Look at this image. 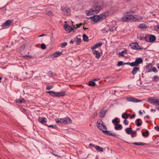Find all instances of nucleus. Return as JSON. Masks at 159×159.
Instances as JSON below:
<instances>
[{
	"instance_id": "nucleus-1",
	"label": "nucleus",
	"mask_w": 159,
	"mask_h": 159,
	"mask_svg": "<svg viewBox=\"0 0 159 159\" xmlns=\"http://www.w3.org/2000/svg\"><path fill=\"white\" fill-rule=\"evenodd\" d=\"M108 15L107 12H105L99 15H95L90 17L89 18L91 19L94 22L97 23L106 18Z\"/></svg>"
},
{
	"instance_id": "nucleus-2",
	"label": "nucleus",
	"mask_w": 159,
	"mask_h": 159,
	"mask_svg": "<svg viewBox=\"0 0 159 159\" xmlns=\"http://www.w3.org/2000/svg\"><path fill=\"white\" fill-rule=\"evenodd\" d=\"M56 123L59 125L63 124L66 125L71 123V120L69 117H66L64 118H58L56 119Z\"/></svg>"
},
{
	"instance_id": "nucleus-3",
	"label": "nucleus",
	"mask_w": 159,
	"mask_h": 159,
	"mask_svg": "<svg viewBox=\"0 0 159 159\" xmlns=\"http://www.w3.org/2000/svg\"><path fill=\"white\" fill-rule=\"evenodd\" d=\"M130 12H127L124 13L125 16L121 19V20L123 22H128L130 20L133 21V15H129Z\"/></svg>"
},
{
	"instance_id": "nucleus-4",
	"label": "nucleus",
	"mask_w": 159,
	"mask_h": 159,
	"mask_svg": "<svg viewBox=\"0 0 159 159\" xmlns=\"http://www.w3.org/2000/svg\"><path fill=\"white\" fill-rule=\"evenodd\" d=\"M148 102L151 104L155 106L159 105V98L157 97H153L149 98Z\"/></svg>"
},
{
	"instance_id": "nucleus-5",
	"label": "nucleus",
	"mask_w": 159,
	"mask_h": 159,
	"mask_svg": "<svg viewBox=\"0 0 159 159\" xmlns=\"http://www.w3.org/2000/svg\"><path fill=\"white\" fill-rule=\"evenodd\" d=\"M47 93H49L50 95L52 96L60 97L65 95V93L64 92H57L52 91H48L47 92Z\"/></svg>"
},
{
	"instance_id": "nucleus-6",
	"label": "nucleus",
	"mask_w": 159,
	"mask_h": 159,
	"mask_svg": "<svg viewBox=\"0 0 159 159\" xmlns=\"http://www.w3.org/2000/svg\"><path fill=\"white\" fill-rule=\"evenodd\" d=\"M97 127L100 130L103 132L107 128L104 125L103 122L101 120H99L97 122Z\"/></svg>"
},
{
	"instance_id": "nucleus-7",
	"label": "nucleus",
	"mask_w": 159,
	"mask_h": 159,
	"mask_svg": "<svg viewBox=\"0 0 159 159\" xmlns=\"http://www.w3.org/2000/svg\"><path fill=\"white\" fill-rule=\"evenodd\" d=\"M130 47L132 49L137 50V49H142V48L141 47H139L138 43H132L130 44Z\"/></svg>"
},
{
	"instance_id": "nucleus-8",
	"label": "nucleus",
	"mask_w": 159,
	"mask_h": 159,
	"mask_svg": "<svg viewBox=\"0 0 159 159\" xmlns=\"http://www.w3.org/2000/svg\"><path fill=\"white\" fill-rule=\"evenodd\" d=\"M64 27L65 30L70 33L73 30L75 26L73 25L72 27H70L68 24H66L64 25Z\"/></svg>"
},
{
	"instance_id": "nucleus-9",
	"label": "nucleus",
	"mask_w": 159,
	"mask_h": 159,
	"mask_svg": "<svg viewBox=\"0 0 159 159\" xmlns=\"http://www.w3.org/2000/svg\"><path fill=\"white\" fill-rule=\"evenodd\" d=\"M103 131V133L107 135H109L110 136H112L115 137L116 136V134L115 133H112L111 131H107V128L105 129Z\"/></svg>"
},
{
	"instance_id": "nucleus-10",
	"label": "nucleus",
	"mask_w": 159,
	"mask_h": 159,
	"mask_svg": "<svg viewBox=\"0 0 159 159\" xmlns=\"http://www.w3.org/2000/svg\"><path fill=\"white\" fill-rule=\"evenodd\" d=\"M63 12L66 15H69L71 11L70 9L68 7H65L62 8Z\"/></svg>"
},
{
	"instance_id": "nucleus-11",
	"label": "nucleus",
	"mask_w": 159,
	"mask_h": 159,
	"mask_svg": "<svg viewBox=\"0 0 159 159\" xmlns=\"http://www.w3.org/2000/svg\"><path fill=\"white\" fill-rule=\"evenodd\" d=\"M126 99L128 101L134 102L141 101V100H138V99L132 97H128Z\"/></svg>"
},
{
	"instance_id": "nucleus-12",
	"label": "nucleus",
	"mask_w": 159,
	"mask_h": 159,
	"mask_svg": "<svg viewBox=\"0 0 159 159\" xmlns=\"http://www.w3.org/2000/svg\"><path fill=\"white\" fill-rule=\"evenodd\" d=\"M87 16H89L95 14L93 8L85 11Z\"/></svg>"
},
{
	"instance_id": "nucleus-13",
	"label": "nucleus",
	"mask_w": 159,
	"mask_h": 159,
	"mask_svg": "<svg viewBox=\"0 0 159 159\" xmlns=\"http://www.w3.org/2000/svg\"><path fill=\"white\" fill-rule=\"evenodd\" d=\"M62 54V52H61L57 51L52 54L50 57L51 58H53L61 55Z\"/></svg>"
},
{
	"instance_id": "nucleus-14",
	"label": "nucleus",
	"mask_w": 159,
	"mask_h": 159,
	"mask_svg": "<svg viewBox=\"0 0 159 159\" xmlns=\"http://www.w3.org/2000/svg\"><path fill=\"white\" fill-rule=\"evenodd\" d=\"M133 21H136L139 20H141L143 19L142 16L138 15H133Z\"/></svg>"
},
{
	"instance_id": "nucleus-15",
	"label": "nucleus",
	"mask_w": 159,
	"mask_h": 159,
	"mask_svg": "<svg viewBox=\"0 0 159 159\" xmlns=\"http://www.w3.org/2000/svg\"><path fill=\"white\" fill-rule=\"evenodd\" d=\"M12 23V21L10 20H7L5 23L2 24V27L8 26L11 25V24Z\"/></svg>"
},
{
	"instance_id": "nucleus-16",
	"label": "nucleus",
	"mask_w": 159,
	"mask_h": 159,
	"mask_svg": "<svg viewBox=\"0 0 159 159\" xmlns=\"http://www.w3.org/2000/svg\"><path fill=\"white\" fill-rule=\"evenodd\" d=\"M135 123L137 126H140L142 125V121L140 119H138L135 120Z\"/></svg>"
},
{
	"instance_id": "nucleus-17",
	"label": "nucleus",
	"mask_w": 159,
	"mask_h": 159,
	"mask_svg": "<svg viewBox=\"0 0 159 159\" xmlns=\"http://www.w3.org/2000/svg\"><path fill=\"white\" fill-rule=\"evenodd\" d=\"M95 14L98 13L102 9V8L99 6H96L93 8Z\"/></svg>"
},
{
	"instance_id": "nucleus-18",
	"label": "nucleus",
	"mask_w": 159,
	"mask_h": 159,
	"mask_svg": "<svg viewBox=\"0 0 159 159\" xmlns=\"http://www.w3.org/2000/svg\"><path fill=\"white\" fill-rule=\"evenodd\" d=\"M102 45V43L101 42L98 43H97L91 47V49L92 50H93L94 49H96L98 47L101 46Z\"/></svg>"
},
{
	"instance_id": "nucleus-19",
	"label": "nucleus",
	"mask_w": 159,
	"mask_h": 159,
	"mask_svg": "<svg viewBox=\"0 0 159 159\" xmlns=\"http://www.w3.org/2000/svg\"><path fill=\"white\" fill-rule=\"evenodd\" d=\"M93 54L95 56L96 58L99 59L101 56L100 53L98 52L97 50H93Z\"/></svg>"
},
{
	"instance_id": "nucleus-20",
	"label": "nucleus",
	"mask_w": 159,
	"mask_h": 159,
	"mask_svg": "<svg viewBox=\"0 0 159 159\" xmlns=\"http://www.w3.org/2000/svg\"><path fill=\"white\" fill-rule=\"evenodd\" d=\"M38 121L41 123L42 124H44L46 123L47 121V119L45 118H39L38 120Z\"/></svg>"
},
{
	"instance_id": "nucleus-21",
	"label": "nucleus",
	"mask_w": 159,
	"mask_h": 159,
	"mask_svg": "<svg viewBox=\"0 0 159 159\" xmlns=\"http://www.w3.org/2000/svg\"><path fill=\"white\" fill-rule=\"evenodd\" d=\"M106 114V111L103 110V109H101L99 112L100 116L101 117H104Z\"/></svg>"
},
{
	"instance_id": "nucleus-22",
	"label": "nucleus",
	"mask_w": 159,
	"mask_h": 159,
	"mask_svg": "<svg viewBox=\"0 0 159 159\" xmlns=\"http://www.w3.org/2000/svg\"><path fill=\"white\" fill-rule=\"evenodd\" d=\"M138 71H139V68L137 67H134L132 70L131 73L133 75H135Z\"/></svg>"
},
{
	"instance_id": "nucleus-23",
	"label": "nucleus",
	"mask_w": 159,
	"mask_h": 159,
	"mask_svg": "<svg viewBox=\"0 0 159 159\" xmlns=\"http://www.w3.org/2000/svg\"><path fill=\"white\" fill-rule=\"evenodd\" d=\"M116 126L115 127V129L116 130H121L122 128V126L120 124L116 125Z\"/></svg>"
},
{
	"instance_id": "nucleus-24",
	"label": "nucleus",
	"mask_w": 159,
	"mask_h": 159,
	"mask_svg": "<svg viewBox=\"0 0 159 159\" xmlns=\"http://www.w3.org/2000/svg\"><path fill=\"white\" fill-rule=\"evenodd\" d=\"M156 37L153 35H151L149 37V41L150 42H153L156 40Z\"/></svg>"
},
{
	"instance_id": "nucleus-25",
	"label": "nucleus",
	"mask_w": 159,
	"mask_h": 159,
	"mask_svg": "<svg viewBox=\"0 0 159 159\" xmlns=\"http://www.w3.org/2000/svg\"><path fill=\"white\" fill-rule=\"evenodd\" d=\"M95 148L98 152H102L103 151V148L99 146H96L95 147Z\"/></svg>"
},
{
	"instance_id": "nucleus-26",
	"label": "nucleus",
	"mask_w": 159,
	"mask_h": 159,
	"mask_svg": "<svg viewBox=\"0 0 159 159\" xmlns=\"http://www.w3.org/2000/svg\"><path fill=\"white\" fill-rule=\"evenodd\" d=\"M135 61L139 65V64L142 62L143 60L141 58H137Z\"/></svg>"
},
{
	"instance_id": "nucleus-27",
	"label": "nucleus",
	"mask_w": 159,
	"mask_h": 159,
	"mask_svg": "<svg viewBox=\"0 0 159 159\" xmlns=\"http://www.w3.org/2000/svg\"><path fill=\"white\" fill-rule=\"evenodd\" d=\"M125 131H126V133L128 134H130L132 132H133V130L131 128H127Z\"/></svg>"
},
{
	"instance_id": "nucleus-28",
	"label": "nucleus",
	"mask_w": 159,
	"mask_h": 159,
	"mask_svg": "<svg viewBox=\"0 0 159 159\" xmlns=\"http://www.w3.org/2000/svg\"><path fill=\"white\" fill-rule=\"evenodd\" d=\"M46 14L50 16H52L53 15V14L50 10H46Z\"/></svg>"
},
{
	"instance_id": "nucleus-29",
	"label": "nucleus",
	"mask_w": 159,
	"mask_h": 159,
	"mask_svg": "<svg viewBox=\"0 0 159 159\" xmlns=\"http://www.w3.org/2000/svg\"><path fill=\"white\" fill-rule=\"evenodd\" d=\"M139 27L141 29H145L147 28L146 25L144 24H141L139 25Z\"/></svg>"
},
{
	"instance_id": "nucleus-30",
	"label": "nucleus",
	"mask_w": 159,
	"mask_h": 159,
	"mask_svg": "<svg viewBox=\"0 0 159 159\" xmlns=\"http://www.w3.org/2000/svg\"><path fill=\"white\" fill-rule=\"evenodd\" d=\"M83 39L84 41L88 42L89 41L88 37L85 34L83 35Z\"/></svg>"
},
{
	"instance_id": "nucleus-31",
	"label": "nucleus",
	"mask_w": 159,
	"mask_h": 159,
	"mask_svg": "<svg viewBox=\"0 0 159 159\" xmlns=\"http://www.w3.org/2000/svg\"><path fill=\"white\" fill-rule=\"evenodd\" d=\"M117 120L118 119L117 118L113 119L112 120V122L115 125H116L117 123L119 122V121H118Z\"/></svg>"
},
{
	"instance_id": "nucleus-32",
	"label": "nucleus",
	"mask_w": 159,
	"mask_h": 159,
	"mask_svg": "<svg viewBox=\"0 0 159 159\" xmlns=\"http://www.w3.org/2000/svg\"><path fill=\"white\" fill-rule=\"evenodd\" d=\"M130 66H138V65L137 64V62H136V61H135L134 62L130 63Z\"/></svg>"
},
{
	"instance_id": "nucleus-33",
	"label": "nucleus",
	"mask_w": 159,
	"mask_h": 159,
	"mask_svg": "<svg viewBox=\"0 0 159 159\" xmlns=\"http://www.w3.org/2000/svg\"><path fill=\"white\" fill-rule=\"evenodd\" d=\"M158 77L157 76H154L152 78V80L153 81H157L158 80Z\"/></svg>"
},
{
	"instance_id": "nucleus-34",
	"label": "nucleus",
	"mask_w": 159,
	"mask_h": 159,
	"mask_svg": "<svg viewBox=\"0 0 159 159\" xmlns=\"http://www.w3.org/2000/svg\"><path fill=\"white\" fill-rule=\"evenodd\" d=\"M17 102L25 103V100L23 99H18L16 101Z\"/></svg>"
},
{
	"instance_id": "nucleus-35",
	"label": "nucleus",
	"mask_w": 159,
	"mask_h": 159,
	"mask_svg": "<svg viewBox=\"0 0 159 159\" xmlns=\"http://www.w3.org/2000/svg\"><path fill=\"white\" fill-rule=\"evenodd\" d=\"M95 85V83L93 80L90 81L89 82V85L90 86H94Z\"/></svg>"
},
{
	"instance_id": "nucleus-36",
	"label": "nucleus",
	"mask_w": 159,
	"mask_h": 159,
	"mask_svg": "<svg viewBox=\"0 0 159 159\" xmlns=\"http://www.w3.org/2000/svg\"><path fill=\"white\" fill-rule=\"evenodd\" d=\"M67 45V43L66 42H64L63 43L61 44V48H64Z\"/></svg>"
},
{
	"instance_id": "nucleus-37",
	"label": "nucleus",
	"mask_w": 159,
	"mask_h": 159,
	"mask_svg": "<svg viewBox=\"0 0 159 159\" xmlns=\"http://www.w3.org/2000/svg\"><path fill=\"white\" fill-rule=\"evenodd\" d=\"M148 131H147L143 133H142V135L144 137H147L148 136Z\"/></svg>"
},
{
	"instance_id": "nucleus-38",
	"label": "nucleus",
	"mask_w": 159,
	"mask_h": 159,
	"mask_svg": "<svg viewBox=\"0 0 159 159\" xmlns=\"http://www.w3.org/2000/svg\"><path fill=\"white\" fill-rule=\"evenodd\" d=\"M76 42L77 44H79L81 41V39L80 38H76Z\"/></svg>"
},
{
	"instance_id": "nucleus-39",
	"label": "nucleus",
	"mask_w": 159,
	"mask_h": 159,
	"mask_svg": "<svg viewBox=\"0 0 159 159\" xmlns=\"http://www.w3.org/2000/svg\"><path fill=\"white\" fill-rule=\"evenodd\" d=\"M147 67H148V69H149V70L148 71V72H151V68H152V64H148V65H147Z\"/></svg>"
},
{
	"instance_id": "nucleus-40",
	"label": "nucleus",
	"mask_w": 159,
	"mask_h": 159,
	"mask_svg": "<svg viewBox=\"0 0 159 159\" xmlns=\"http://www.w3.org/2000/svg\"><path fill=\"white\" fill-rule=\"evenodd\" d=\"M128 115H127L126 113H125L124 114H122V116L123 119H127L128 118Z\"/></svg>"
},
{
	"instance_id": "nucleus-41",
	"label": "nucleus",
	"mask_w": 159,
	"mask_h": 159,
	"mask_svg": "<svg viewBox=\"0 0 159 159\" xmlns=\"http://www.w3.org/2000/svg\"><path fill=\"white\" fill-rule=\"evenodd\" d=\"M25 45L23 44V45H22L21 46L20 48V52H21V51H23L25 48Z\"/></svg>"
},
{
	"instance_id": "nucleus-42",
	"label": "nucleus",
	"mask_w": 159,
	"mask_h": 159,
	"mask_svg": "<svg viewBox=\"0 0 159 159\" xmlns=\"http://www.w3.org/2000/svg\"><path fill=\"white\" fill-rule=\"evenodd\" d=\"M101 31L103 33H105L108 32V30H107V29L104 28L102 29Z\"/></svg>"
},
{
	"instance_id": "nucleus-43",
	"label": "nucleus",
	"mask_w": 159,
	"mask_h": 159,
	"mask_svg": "<svg viewBox=\"0 0 159 159\" xmlns=\"http://www.w3.org/2000/svg\"><path fill=\"white\" fill-rule=\"evenodd\" d=\"M46 45L44 43H42L41 44V48L43 49H44L46 48Z\"/></svg>"
},
{
	"instance_id": "nucleus-44",
	"label": "nucleus",
	"mask_w": 159,
	"mask_h": 159,
	"mask_svg": "<svg viewBox=\"0 0 159 159\" xmlns=\"http://www.w3.org/2000/svg\"><path fill=\"white\" fill-rule=\"evenodd\" d=\"M123 64V61H119L118 62V63H117V66H121Z\"/></svg>"
},
{
	"instance_id": "nucleus-45",
	"label": "nucleus",
	"mask_w": 159,
	"mask_h": 159,
	"mask_svg": "<svg viewBox=\"0 0 159 159\" xmlns=\"http://www.w3.org/2000/svg\"><path fill=\"white\" fill-rule=\"evenodd\" d=\"M83 25V24L82 23H80L79 24H77L76 25V27H74V29H77L78 28H79L80 27V26L81 25Z\"/></svg>"
},
{
	"instance_id": "nucleus-46",
	"label": "nucleus",
	"mask_w": 159,
	"mask_h": 159,
	"mask_svg": "<svg viewBox=\"0 0 159 159\" xmlns=\"http://www.w3.org/2000/svg\"><path fill=\"white\" fill-rule=\"evenodd\" d=\"M152 71L153 72L156 73L157 72V70L155 67H154L152 68Z\"/></svg>"
},
{
	"instance_id": "nucleus-47",
	"label": "nucleus",
	"mask_w": 159,
	"mask_h": 159,
	"mask_svg": "<svg viewBox=\"0 0 159 159\" xmlns=\"http://www.w3.org/2000/svg\"><path fill=\"white\" fill-rule=\"evenodd\" d=\"M52 87L53 86L52 85L47 86L46 87V89L47 90H49L52 89Z\"/></svg>"
},
{
	"instance_id": "nucleus-48",
	"label": "nucleus",
	"mask_w": 159,
	"mask_h": 159,
	"mask_svg": "<svg viewBox=\"0 0 159 159\" xmlns=\"http://www.w3.org/2000/svg\"><path fill=\"white\" fill-rule=\"evenodd\" d=\"M115 29V28L114 27H113L112 28H110L109 29V30L111 32H113Z\"/></svg>"
},
{
	"instance_id": "nucleus-49",
	"label": "nucleus",
	"mask_w": 159,
	"mask_h": 159,
	"mask_svg": "<svg viewBox=\"0 0 159 159\" xmlns=\"http://www.w3.org/2000/svg\"><path fill=\"white\" fill-rule=\"evenodd\" d=\"M136 133V131H133V132H132L131 133V136L132 137H134V135Z\"/></svg>"
},
{
	"instance_id": "nucleus-50",
	"label": "nucleus",
	"mask_w": 159,
	"mask_h": 159,
	"mask_svg": "<svg viewBox=\"0 0 159 159\" xmlns=\"http://www.w3.org/2000/svg\"><path fill=\"white\" fill-rule=\"evenodd\" d=\"M123 123L125 125H127L128 124V122L126 120H124Z\"/></svg>"
},
{
	"instance_id": "nucleus-51",
	"label": "nucleus",
	"mask_w": 159,
	"mask_h": 159,
	"mask_svg": "<svg viewBox=\"0 0 159 159\" xmlns=\"http://www.w3.org/2000/svg\"><path fill=\"white\" fill-rule=\"evenodd\" d=\"M49 127H52V128L55 129L56 128V126L54 125H50L48 126Z\"/></svg>"
},
{
	"instance_id": "nucleus-52",
	"label": "nucleus",
	"mask_w": 159,
	"mask_h": 159,
	"mask_svg": "<svg viewBox=\"0 0 159 159\" xmlns=\"http://www.w3.org/2000/svg\"><path fill=\"white\" fill-rule=\"evenodd\" d=\"M123 53H123V52H120L119 53V55L120 56H122V57H125V56H124V54H123Z\"/></svg>"
},
{
	"instance_id": "nucleus-53",
	"label": "nucleus",
	"mask_w": 159,
	"mask_h": 159,
	"mask_svg": "<svg viewBox=\"0 0 159 159\" xmlns=\"http://www.w3.org/2000/svg\"><path fill=\"white\" fill-rule=\"evenodd\" d=\"M139 39L140 40H143V39H145V40L147 41V40L146 39V37H141L140 38H139Z\"/></svg>"
},
{
	"instance_id": "nucleus-54",
	"label": "nucleus",
	"mask_w": 159,
	"mask_h": 159,
	"mask_svg": "<svg viewBox=\"0 0 159 159\" xmlns=\"http://www.w3.org/2000/svg\"><path fill=\"white\" fill-rule=\"evenodd\" d=\"M154 129L156 130L159 131V126L155 127Z\"/></svg>"
},
{
	"instance_id": "nucleus-55",
	"label": "nucleus",
	"mask_w": 159,
	"mask_h": 159,
	"mask_svg": "<svg viewBox=\"0 0 159 159\" xmlns=\"http://www.w3.org/2000/svg\"><path fill=\"white\" fill-rule=\"evenodd\" d=\"M128 115H130V117L131 118H134L135 116V115L134 114L130 115V114H129Z\"/></svg>"
},
{
	"instance_id": "nucleus-56",
	"label": "nucleus",
	"mask_w": 159,
	"mask_h": 159,
	"mask_svg": "<svg viewBox=\"0 0 159 159\" xmlns=\"http://www.w3.org/2000/svg\"><path fill=\"white\" fill-rule=\"evenodd\" d=\"M48 74L49 75H52L53 74V73L52 71H49L48 72Z\"/></svg>"
},
{
	"instance_id": "nucleus-57",
	"label": "nucleus",
	"mask_w": 159,
	"mask_h": 159,
	"mask_svg": "<svg viewBox=\"0 0 159 159\" xmlns=\"http://www.w3.org/2000/svg\"><path fill=\"white\" fill-rule=\"evenodd\" d=\"M124 65H128L130 66V62L125 63L123 64Z\"/></svg>"
},
{
	"instance_id": "nucleus-58",
	"label": "nucleus",
	"mask_w": 159,
	"mask_h": 159,
	"mask_svg": "<svg viewBox=\"0 0 159 159\" xmlns=\"http://www.w3.org/2000/svg\"><path fill=\"white\" fill-rule=\"evenodd\" d=\"M133 144L134 145H139V143L137 142L133 143Z\"/></svg>"
},
{
	"instance_id": "nucleus-59",
	"label": "nucleus",
	"mask_w": 159,
	"mask_h": 159,
	"mask_svg": "<svg viewBox=\"0 0 159 159\" xmlns=\"http://www.w3.org/2000/svg\"><path fill=\"white\" fill-rule=\"evenodd\" d=\"M150 111L151 112H156V110L153 109H151L150 110Z\"/></svg>"
},
{
	"instance_id": "nucleus-60",
	"label": "nucleus",
	"mask_w": 159,
	"mask_h": 159,
	"mask_svg": "<svg viewBox=\"0 0 159 159\" xmlns=\"http://www.w3.org/2000/svg\"><path fill=\"white\" fill-rule=\"evenodd\" d=\"M139 145H143V143H141V142L139 143Z\"/></svg>"
},
{
	"instance_id": "nucleus-61",
	"label": "nucleus",
	"mask_w": 159,
	"mask_h": 159,
	"mask_svg": "<svg viewBox=\"0 0 159 159\" xmlns=\"http://www.w3.org/2000/svg\"><path fill=\"white\" fill-rule=\"evenodd\" d=\"M156 27H157V29H158L159 30V25H157L156 26H155V28H156Z\"/></svg>"
},
{
	"instance_id": "nucleus-62",
	"label": "nucleus",
	"mask_w": 159,
	"mask_h": 159,
	"mask_svg": "<svg viewBox=\"0 0 159 159\" xmlns=\"http://www.w3.org/2000/svg\"><path fill=\"white\" fill-rule=\"evenodd\" d=\"M74 41H73V40H71L70 42V43L71 44H73L74 43Z\"/></svg>"
},
{
	"instance_id": "nucleus-63",
	"label": "nucleus",
	"mask_w": 159,
	"mask_h": 159,
	"mask_svg": "<svg viewBox=\"0 0 159 159\" xmlns=\"http://www.w3.org/2000/svg\"><path fill=\"white\" fill-rule=\"evenodd\" d=\"M139 113L140 115H142L143 114L142 112L141 111H139Z\"/></svg>"
},
{
	"instance_id": "nucleus-64",
	"label": "nucleus",
	"mask_w": 159,
	"mask_h": 159,
	"mask_svg": "<svg viewBox=\"0 0 159 159\" xmlns=\"http://www.w3.org/2000/svg\"><path fill=\"white\" fill-rule=\"evenodd\" d=\"M156 108L157 110L159 111V106L156 107Z\"/></svg>"
}]
</instances>
